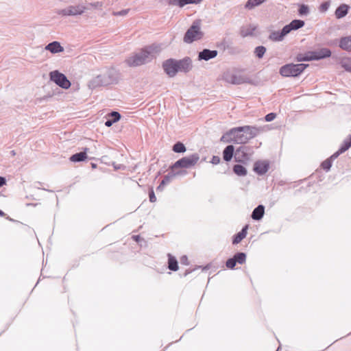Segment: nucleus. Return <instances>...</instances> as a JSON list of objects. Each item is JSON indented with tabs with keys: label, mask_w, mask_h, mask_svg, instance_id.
<instances>
[{
	"label": "nucleus",
	"mask_w": 351,
	"mask_h": 351,
	"mask_svg": "<svg viewBox=\"0 0 351 351\" xmlns=\"http://www.w3.org/2000/svg\"><path fill=\"white\" fill-rule=\"evenodd\" d=\"M264 131L262 127L244 125L230 129L221 138V141L234 144H245Z\"/></svg>",
	"instance_id": "f257e3e1"
},
{
	"label": "nucleus",
	"mask_w": 351,
	"mask_h": 351,
	"mask_svg": "<svg viewBox=\"0 0 351 351\" xmlns=\"http://www.w3.org/2000/svg\"><path fill=\"white\" fill-rule=\"evenodd\" d=\"M162 50V45L154 43L143 48L125 60L129 66L135 67L150 62Z\"/></svg>",
	"instance_id": "f03ea898"
},
{
	"label": "nucleus",
	"mask_w": 351,
	"mask_h": 351,
	"mask_svg": "<svg viewBox=\"0 0 351 351\" xmlns=\"http://www.w3.org/2000/svg\"><path fill=\"white\" fill-rule=\"evenodd\" d=\"M201 21L195 20L192 25L186 31L184 36V41L186 43H191L195 40L201 39L203 37V32L200 30Z\"/></svg>",
	"instance_id": "7ed1b4c3"
},
{
	"label": "nucleus",
	"mask_w": 351,
	"mask_h": 351,
	"mask_svg": "<svg viewBox=\"0 0 351 351\" xmlns=\"http://www.w3.org/2000/svg\"><path fill=\"white\" fill-rule=\"evenodd\" d=\"M308 66L306 64H287L280 67L279 73L283 77H297Z\"/></svg>",
	"instance_id": "20e7f679"
},
{
	"label": "nucleus",
	"mask_w": 351,
	"mask_h": 351,
	"mask_svg": "<svg viewBox=\"0 0 351 351\" xmlns=\"http://www.w3.org/2000/svg\"><path fill=\"white\" fill-rule=\"evenodd\" d=\"M199 160V155L197 153L193 154L189 156L183 157L177 160L171 167V170L178 168L189 169L194 167Z\"/></svg>",
	"instance_id": "39448f33"
},
{
	"label": "nucleus",
	"mask_w": 351,
	"mask_h": 351,
	"mask_svg": "<svg viewBox=\"0 0 351 351\" xmlns=\"http://www.w3.org/2000/svg\"><path fill=\"white\" fill-rule=\"evenodd\" d=\"M223 79L232 84H252V80L248 76L239 73L226 72L223 75Z\"/></svg>",
	"instance_id": "423d86ee"
},
{
	"label": "nucleus",
	"mask_w": 351,
	"mask_h": 351,
	"mask_svg": "<svg viewBox=\"0 0 351 351\" xmlns=\"http://www.w3.org/2000/svg\"><path fill=\"white\" fill-rule=\"evenodd\" d=\"M112 71H108L106 73L98 75L89 82V87L95 88L101 86H107L113 82L114 79L112 78Z\"/></svg>",
	"instance_id": "0eeeda50"
},
{
	"label": "nucleus",
	"mask_w": 351,
	"mask_h": 351,
	"mask_svg": "<svg viewBox=\"0 0 351 351\" xmlns=\"http://www.w3.org/2000/svg\"><path fill=\"white\" fill-rule=\"evenodd\" d=\"M86 9L83 4L71 5L64 9L58 10L56 14L62 16H73L83 14Z\"/></svg>",
	"instance_id": "6e6552de"
},
{
	"label": "nucleus",
	"mask_w": 351,
	"mask_h": 351,
	"mask_svg": "<svg viewBox=\"0 0 351 351\" xmlns=\"http://www.w3.org/2000/svg\"><path fill=\"white\" fill-rule=\"evenodd\" d=\"M50 79L60 87L68 89L71 86L70 81L63 74L58 71H53L50 73Z\"/></svg>",
	"instance_id": "1a4fd4ad"
},
{
	"label": "nucleus",
	"mask_w": 351,
	"mask_h": 351,
	"mask_svg": "<svg viewBox=\"0 0 351 351\" xmlns=\"http://www.w3.org/2000/svg\"><path fill=\"white\" fill-rule=\"evenodd\" d=\"M162 67L165 72L170 77H174L178 72L177 60L172 58L165 61Z\"/></svg>",
	"instance_id": "9d476101"
},
{
	"label": "nucleus",
	"mask_w": 351,
	"mask_h": 351,
	"mask_svg": "<svg viewBox=\"0 0 351 351\" xmlns=\"http://www.w3.org/2000/svg\"><path fill=\"white\" fill-rule=\"evenodd\" d=\"M178 71L187 73L192 69V61L190 58H184L177 60Z\"/></svg>",
	"instance_id": "9b49d317"
},
{
	"label": "nucleus",
	"mask_w": 351,
	"mask_h": 351,
	"mask_svg": "<svg viewBox=\"0 0 351 351\" xmlns=\"http://www.w3.org/2000/svg\"><path fill=\"white\" fill-rule=\"evenodd\" d=\"M310 53L312 60H321L331 56V51L327 48H322L319 51H311Z\"/></svg>",
	"instance_id": "f8f14e48"
},
{
	"label": "nucleus",
	"mask_w": 351,
	"mask_h": 351,
	"mask_svg": "<svg viewBox=\"0 0 351 351\" xmlns=\"http://www.w3.org/2000/svg\"><path fill=\"white\" fill-rule=\"evenodd\" d=\"M217 50H210L204 49L198 54V60L208 61L210 59L215 58L217 56Z\"/></svg>",
	"instance_id": "ddd939ff"
},
{
	"label": "nucleus",
	"mask_w": 351,
	"mask_h": 351,
	"mask_svg": "<svg viewBox=\"0 0 351 351\" xmlns=\"http://www.w3.org/2000/svg\"><path fill=\"white\" fill-rule=\"evenodd\" d=\"M246 149L245 147H240L236 150L234 159L237 162H243L249 160V156L245 152Z\"/></svg>",
	"instance_id": "4468645a"
},
{
	"label": "nucleus",
	"mask_w": 351,
	"mask_h": 351,
	"mask_svg": "<svg viewBox=\"0 0 351 351\" xmlns=\"http://www.w3.org/2000/svg\"><path fill=\"white\" fill-rule=\"evenodd\" d=\"M269 170V163L265 161H258L254 165V171L258 175H264Z\"/></svg>",
	"instance_id": "2eb2a0df"
},
{
	"label": "nucleus",
	"mask_w": 351,
	"mask_h": 351,
	"mask_svg": "<svg viewBox=\"0 0 351 351\" xmlns=\"http://www.w3.org/2000/svg\"><path fill=\"white\" fill-rule=\"evenodd\" d=\"M287 34L288 32L284 27L281 31L271 32L269 36V38L275 42L282 41Z\"/></svg>",
	"instance_id": "dca6fc26"
},
{
	"label": "nucleus",
	"mask_w": 351,
	"mask_h": 351,
	"mask_svg": "<svg viewBox=\"0 0 351 351\" xmlns=\"http://www.w3.org/2000/svg\"><path fill=\"white\" fill-rule=\"evenodd\" d=\"M351 147V135L348 136V139H346L339 149L334 153L331 156V159H336L340 154L345 152Z\"/></svg>",
	"instance_id": "f3484780"
},
{
	"label": "nucleus",
	"mask_w": 351,
	"mask_h": 351,
	"mask_svg": "<svg viewBox=\"0 0 351 351\" xmlns=\"http://www.w3.org/2000/svg\"><path fill=\"white\" fill-rule=\"evenodd\" d=\"M305 23L302 20L295 19L293 20L289 24L286 25L285 28L286 29L288 34H289L293 30H297L302 27H304Z\"/></svg>",
	"instance_id": "a211bd4d"
},
{
	"label": "nucleus",
	"mask_w": 351,
	"mask_h": 351,
	"mask_svg": "<svg viewBox=\"0 0 351 351\" xmlns=\"http://www.w3.org/2000/svg\"><path fill=\"white\" fill-rule=\"evenodd\" d=\"M202 0H168L169 5H178L180 8H182L187 4H198L200 3Z\"/></svg>",
	"instance_id": "6ab92c4d"
},
{
	"label": "nucleus",
	"mask_w": 351,
	"mask_h": 351,
	"mask_svg": "<svg viewBox=\"0 0 351 351\" xmlns=\"http://www.w3.org/2000/svg\"><path fill=\"white\" fill-rule=\"evenodd\" d=\"M45 50H47L52 53H57L64 51V48L58 41H53L49 43L47 45L45 46Z\"/></svg>",
	"instance_id": "aec40b11"
},
{
	"label": "nucleus",
	"mask_w": 351,
	"mask_h": 351,
	"mask_svg": "<svg viewBox=\"0 0 351 351\" xmlns=\"http://www.w3.org/2000/svg\"><path fill=\"white\" fill-rule=\"evenodd\" d=\"M350 6L347 4H341L335 10V14L337 19L343 18L348 13Z\"/></svg>",
	"instance_id": "412c9836"
},
{
	"label": "nucleus",
	"mask_w": 351,
	"mask_h": 351,
	"mask_svg": "<svg viewBox=\"0 0 351 351\" xmlns=\"http://www.w3.org/2000/svg\"><path fill=\"white\" fill-rule=\"evenodd\" d=\"M88 151V148H84L83 152H80L79 153H76L72 155L70 157V160L74 162H78L85 160L87 158V152Z\"/></svg>",
	"instance_id": "4be33fe9"
},
{
	"label": "nucleus",
	"mask_w": 351,
	"mask_h": 351,
	"mask_svg": "<svg viewBox=\"0 0 351 351\" xmlns=\"http://www.w3.org/2000/svg\"><path fill=\"white\" fill-rule=\"evenodd\" d=\"M264 213L265 206L263 205H258L252 211L251 217L254 220L259 221L263 217Z\"/></svg>",
	"instance_id": "5701e85b"
},
{
	"label": "nucleus",
	"mask_w": 351,
	"mask_h": 351,
	"mask_svg": "<svg viewBox=\"0 0 351 351\" xmlns=\"http://www.w3.org/2000/svg\"><path fill=\"white\" fill-rule=\"evenodd\" d=\"M234 152V147L233 145H228L223 151V158L226 162L232 160Z\"/></svg>",
	"instance_id": "b1692460"
},
{
	"label": "nucleus",
	"mask_w": 351,
	"mask_h": 351,
	"mask_svg": "<svg viewBox=\"0 0 351 351\" xmlns=\"http://www.w3.org/2000/svg\"><path fill=\"white\" fill-rule=\"evenodd\" d=\"M248 228V226L246 225L243 228L241 231L238 232L234 236L232 243L233 244H238L247 235V230Z\"/></svg>",
	"instance_id": "393cba45"
},
{
	"label": "nucleus",
	"mask_w": 351,
	"mask_h": 351,
	"mask_svg": "<svg viewBox=\"0 0 351 351\" xmlns=\"http://www.w3.org/2000/svg\"><path fill=\"white\" fill-rule=\"evenodd\" d=\"M339 47L342 49L351 51V36L342 38L339 42Z\"/></svg>",
	"instance_id": "a878e982"
},
{
	"label": "nucleus",
	"mask_w": 351,
	"mask_h": 351,
	"mask_svg": "<svg viewBox=\"0 0 351 351\" xmlns=\"http://www.w3.org/2000/svg\"><path fill=\"white\" fill-rule=\"evenodd\" d=\"M256 27H255L254 25H251L246 26V27H243L241 29V35L243 37L253 36L254 32L256 30Z\"/></svg>",
	"instance_id": "bb28decb"
},
{
	"label": "nucleus",
	"mask_w": 351,
	"mask_h": 351,
	"mask_svg": "<svg viewBox=\"0 0 351 351\" xmlns=\"http://www.w3.org/2000/svg\"><path fill=\"white\" fill-rule=\"evenodd\" d=\"M174 170H171V172H169L167 175L165 176L162 182V185H166L173 180V178H175L176 176L182 173V171H179L177 173L173 172Z\"/></svg>",
	"instance_id": "cd10ccee"
},
{
	"label": "nucleus",
	"mask_w": 351,
	"mask_h": 351,
	"mask_svg": "<svg viewBox=\"0 0 351 351\" xmlns=\"http://www.w3.org/2000/svg\"><path fill=\"white\" fill-rule=\"evenodd\" d=\"M168 268L171 271H177L178 269V263L176 258L172 256L171 254H168Z\"/></svg>",
	"instance_id": "c85d7f7f"
},
{
	"label": "nucleus",
	"mask_w": 351,
	"mask_h": 351,
	"mask_svg": "<svg viewBox=\"0 0 351 351\" xmlns=\"http://www.w3.org/2000/svg\"><path fill=\"white\" fill-rule=\"evenodd\" d=\"M233 171L239 176H245L247 175V169L241 165H235L233 167Z\"/></svg>",
	"instance_id": "c756f323"
},
{
	"label": "nucleus",
	"mask_w": 351,
	"mask_h": 351,
	"mask_svg": "<svg viewBox=\"0 0 351 351\" xmlns=\"http://www.w3.org/2000/svg\"><path fill=\"white\" fill-rule=\"evenodd\" d=\"M172 150L176 153H184L186 148L182 142L178 141L173 145Z\"/></svg>",
	"instance_id": "7c9ffc66"
},
{
	"label": "nucleus",
	"mask_w": 351,
	"mask_h": 351,
	"mask_svg": "<svg viewBox=\"0 0 351 351\" xmlns=\"http://www.w3.org/2000/svg\"><path fill=\"white\" fill-rule=\"evenodd\" d=\"M265 0H248L245 4V8L252 9L265 2Z\"/></svg>",
	"instance_id": "2f4dec72"
},
{
	"label": "nucleus",
	"mask_w": 351,
	"mask_h": 351,
	"mask_svg": "<svg viewBox=\"0 0 351 351\" xmlns=\"http://www.w3.org/2000/svg\"><path fill=\"white\" fill-rule=\"evenodd\" d=\"M234 258L239 264H243L246 261V254L243 252H237L234 255Z\"/></svg>",
	"instance_id": "473e14b6"
},
{
	"label": "nucleus",
	"mask_w": 351,
	"mask_h": 351,
	"mask_svg": "<svg viewBox=\"0 0 351 351\" xmlns=\"http://www.w3.org/2000/svg\"><path fill=\"white\" fill-rule=\"evenodd\" d=\"M341 66L347 71L351 72V58H345L341 60Z\"/></svg>",
	"instance_id": "72a5a7b5"
},
{
	"label": "nucleus",
	"mask_w": 351,
	"mask_h": 351,
	"mask_svg": "<svg viewBox=\"0 0 351 351\" xmlns=\"http://www.w3.org/2000/svg\"><path fill=\"white\" fill-rule=\"evenodd\" d=\"M266 52V48L264 46H258L254 49V54L258 58H262Z\"/></svg>",
	"instance_id": "f704fd0d"
},
{
	"label": "nucleus",
	"mask_w": 351,
	"mask_h": 351,
	"mask_svg": "<svg viewBox=\"0 0 351 351\" xmlns=\"http://www.w3.org/2000/svg\"><path fill=\"white\" fill-rule=\"evenodd\" d=\"M332 160H333V159H331V158H330V157L328 159H327V160H324V161L322 163V167L324 170H326V171H329V170H330V167H331V166H332Z\"/></svg>",
	"instance_id": "c9c22d12"
},
{
	"label": "nucleus",
	"mask_w": 351,
	"mask_h": 351,
	"mask_svg": "<svg viewBox=\"0 0 351 351\" xmlns=\"http://www.w3.org/2000/svg\"><path fill=\"white\" fill-rule=\"evenodd\" d=\"M297 60L298 62L312 60L310 52L308 54H306V56H304L302 54L298 55Z\"/></svg>",
	"instance_id": "e433bc0d"
},
{
	"label": "nucleus",
	"mask_w": 351,
	"mask_h": 351,
	"mask_svg": "<svg viewBox=\"0 0 351 351\" xmlns=\"http://www.w3.org/2000/svg\"><path fill=\"white\" fill-rule=\"evenodd\" d=\"M236 264H237V262H236L235 259L234 258V257L228 258L226 262V266L228 269H231L234 268Z\"/></svg>",
	"instance_id": "4c0bfd02"
},
{
	"label": "nucleus",
	"mask_w": 351,
	"mask_h": 351,
	"mask_svg": "<svg viewBox=\"0 0 351 351\" xmlns=\"http://www.w3.org/2000/svg\"><path fill=\"white\" fill-rule=\"evenodd\" d=\"M108 116L114 121V123L117 122L121 119V114L119 112L116 111L111 112Z\"/></svg>",
	"instance_id": "58836bf2"
},
{
	"label": "nucleus",
	"mask_w": 351,
	"mask_h": 351,
	"mask_svg": "<svg viewBox=\"0 0 351 351\" xmlns=\"http://www.w3.org/2000/svg\"><path fill=\"white\" fill-rule=\"evenodd\" d=\"M330 5V1L323 2L319 5V12H326L328 10Z\"/></svg>",
	"instance_id": "ea45409f"
},
{
	"label": "nucleus",
	"mask_w": 351,
	"mask_h": 351,
	"mask_svg": "<svg viewBox=\"0 0 351 351\" xmlns=\"http://www.w3.org/2000/svg\"><path fill=\"white\" fill-rule=\"evenodd\" d=\"M298 12L300 15H306L309 12L308 7L304 4H302L300 6Z\"/></svg>",
	"instance_id": "a19ab883"
},
{
	"label": "nucleus",
	"mask_w": 351,
	"mask_h": 351,
	"mask_svg": "<svg viewBox=\"0 0 351 351\" xmlns=\"http://www.w3.org/2000/svg\"><path fill=\"white\" fill-rule=\"evenodd\" d=\"M276 114L275 113L271 112V113L267 114L265 117V119L266 121L269 122V121H273L276 118Z\"/></svg>",
	"instance_id": "79ce46f5"
},
{
	"label": "nucleus",
	"mask_w": 351,
	"mask_h": 351,
	"mask_svg": "<svg viewBox=\"0 0 351 351\" xmlns=\"http://www.w3.org/2000/svg\"><path fill=\"white\" fill-rule=\"evenodd\" d=\"M149 201L151 202H155L156 201V197L155 196L153 189H151V191H149Z\"/></svg>",
	"instance_id": "37998d69"
},
{
	"label": "nucleus",
	"mask_w": 351,
	"mask_h": 351,
	"mask_svg": "<svg viewBox=\"0 0 351 351\" xmlns=\"http://www.w3.org/2000/svg\"><path fill=\"white\" fill-rule=\"evenodd\" d=\"M89 5L93 8H101L103 4L100 1H96V2H93V3H90Z\"/></svg>",
	"instance_id": "c03bdc74"
},
{
	"label": "nucleus",
	"mask_w": 351,
	"mask_h": 351,
	"mask_svg": "<svg viewBox=\"0 0 351 351\" xmlns=\"http://www.w3.org/2000/svg\"><path fill=\"white\" fill-rule=\"evenodd\" d=\"M220 158L217 156H213L212 159H211V163H213V165H217L220 162Z\"/></svg>",
	"instance_id": "a18cd8bd"
},
{
	"label": "nucleus",
	"mask_w": 351,
	"mask_h": 351,
	"mask_svg": "<svg viewBox=\"0 0 351 351\" xmlns=\"http://www.w3.org/2000/svg\"><path fill=\"white\" fill-rule=\"evenodd\" d=\"M128 13V10H123L119 12H114L115 16H125Z\"/></svg>",
	"instance_id": "49530a36"
},
{
	"label": "nucleus",
	"mask_w": 351,
	"mask_h": 351,
	"mask_svg": "<svg viewBox=\"0 0 351 351\" xmlns=\"http://www.w3.org/2000/svg\"><path fill=\"white\" fill-rule=\"evenodd\" d=\"M180 263L181 264H183V265H189V261H188V258L186 256H182L180 258Z\"/></svg>",
	"instance_id": "de8ad7c7"
},
{
	"label": "nucleus",
	"mask_w": 351,
	"mask_h": 351,
	"mask_svg": "<svg viewBox=\"0 0 351 351\" xmlns=\"http://www.w3.org/2000/svg\"><path fill=\"white\" fill-rule=\"evenodd\" d=\"M114 123V121L112 119H108L105 122V125L107 127H110Z\"/></svg>",
	"instance_id": "09e8293b"
},
{
	"label": "nucleus",
	"mask_w": 351,
	"mask_h": 351,
	"mask_svg": "<svg viewBox=\"0 0 351 351\" xmlns=\"http://www.w3.org/2000/svg\"><path fill=\"white\" fill-rule=\"evenodd\" d=\"M6 184V179L3 176H0V187Z\"/></svg>",
	"instance_id": "8fccbe9b"
},
{
	"label": "nucleus",
	"mask_w": 351,
	"mask_h": 351,
	"mask_svg": "<svg viewBox=\"0 0 351 351\" xmlns=\"http://www.w3.org/2000/svg\"><path fill=\"white\" fill-rule=\"evenodd\" d=\"M165 185H162V182H160V185L157 187L156 191H162L163 190V188Z\"/></svg>",
	"instance_id": "3c124183"
},
{
	"label": "nucleus",
	"mask_w": 351,
	"mask_h": 351,
	"mask_svg": "<svg viewBox=\"0 0 351 351\" xmlns=\"http://www.w3.org/2000/svg\"><path fill=\"white\" fill-rule=\"evenodd\" d=\"M139 238H140V237H139L138 235L133 236V239H134L135 241H138Z\"/></svg>",
	"instance_id": "603ef678"
},
{
	"label": "nucleus",
	"mask_w": 351,
	"mask_h": 351,
	"mask_svg": "<svg viewBox=\"0 0 351 351\" xmlns=\"http://www.w3.org/2000/svg\"><path fill=\"white\" fill-rule=\"evenodd\" d=\"M5 215V214L1 210H0V216L4 217Z\"/></svg>",
	"instance_id": "864d4df0"
},
{
	"label": "nucleus",
	"mask_w": 351,
	"mask_h": 351,
	"mask_svg": "<svg viewBox=\"0 0 351 351\" xmlns=\"http://www.w3.org/2000/svg\"><path fill=\"white\" fill-rule=\"evenodd\" d=\"M11 154H12V156H14L16 154V153H15V152L14 150H12L11 152Z\"/></svg>",
	"instance_id": "5fc2aeb1"
},
{
	"label": "nucleus",
	"mask_w": 351,
	"mask_h": 351,
	"mask_svg": "<svg viewBox=\"0 0 351 351\" xmlns=\"http://www.w3.org/2000/svg\"><path fill=\"white\" fill-rule=\"evenodd\" d=\"M190 271H186L185 274H184V276H186L188 274H189Z\"/></svg>",
	"instance_id": "6e6d98bb"
},
{
	"label": "nucleus",
	"mask_w": 351,
	"mask_h": 351,
	"mask_svg": "<svg viewBox=\"0 0 351 351\" xmlns=\"http://www.w3.org/2000/svg\"><path fill=\"white\" fill-rule=\"evenodd\" d=\"M7 219H9L10 221H12V219L11 218H10L9 217H8Z\"/></svg>",
	"instance_id": "4d7b16f0"
},
{
	"label": "nucleus",
	"mask_w": 351,
	"mask_h": 351,
	"mask_svg": "<svg viewBox=\"0 0 351 351\" xmlns=\"http://www.w3.org/2000/svg\"><path fill=\"white\" fill-rule=\"evenodd\" d=\"M92 166L93 167H95L96 165L95 164H93Z\"/></svg>",
	"instance_id": "13d9d810"
}]
</instances>
